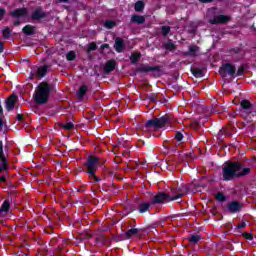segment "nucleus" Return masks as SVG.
Listing matches in <instances>:
<instances>
[{"instance_id":"nucleus-37","label":"nucleus","mask_w":256,"mask_h":256,"mask_svg":"<svg viewBox=\"0 0 256 256\" xmlns=\"http://www.w3.org/2000/svg\"><path fill=\"white\" fill-rule=\"evenodd\" d=\"M229 55H239L241 53V48L235 47L228 50Z\"/></svg>"},{"instance_id":"nucleus-30","label":"nucleus","mask_w":256,"mask_h":256,"mask_svg":"<svg viewBox=\"0 0 256 256\" xmlns=\"http://www.w3.org/2000/svg\"><path fill=\"white\" fill-rule=\"evenodd\" d=\"M135 235H139V229L131 228L125 233L126 239H131V237H135Z\"/></svg>"},{"instance_id":"nucleus-52","label":"nucleus","mask_w":256,"mask_h":256,"mask_svg":"<svg viewBox=\"0 0 256 256\" xmlns=\"http://www.w3.org/2000/svg\"><path fill=\"white\" fill-rule=\"evenodd\" d=\"M1 183H7V178L5 176H0Z\"/></svg>"},{"instance_id":"nucleus-15","label":"nucleus","mask_w":256,"mask_h":256,"mask_svg":"<svg viewBox=\"0 0 256 256\" xmlns=\"http://www.w3.org/2000/svg\"><path fill=\"white\" fill-rule=\"evenodd\" d=\"M114 49L116 53H123V49H125V40L121 37H117L115 39Z\"/></svg>"},{"instance_id":"nucleus-32","label":"nucleus","mask_w":256,"mask_h":256,"mask_svg":"<svg viewBox=\"0 0 256 256\" xmlns=\"http://www.w3.org/2000/svg\"><path fill=\"white\" fill-rule=\"evenodd\" d=\"M200 240H201V235H198V234H192L188 238L189 243H192V245H197V243H199Z\"/></svg>"},{"instance_id":"nucleus-48","label":"nucleus","mask_w":256,"mask_h":256,"mask_svg":"<svg viewBox=\"0 0 256 256\" xmlns=\"http://www.w3.org/2000/svg\"><path fill=\"white\" fill-rule=\"evenodd\" d=\"M161 225V222H156L152 225L149 226V229H154L155 231H157V226Z\"/></svg>"},{"instance_id":"nucleus-51","label":"nucleus","mask_w":256,"mask_h":256,"mask_svg":"<svg viewBox=\"0 0 256 256\" xmlns=\"http://www.w3.org/2000/svg\"><path fill=\"white\" fill-rule=\"evenodd\" d=\"M199 3H213L215 0H198Z\"/></svg>"},{"instance_id":"nucleus-9","label":"nucleus","mask_w":256,"mask_h":256,"mask_svg":"<svg viewBox=\"0 0 256 256\" xmlns=\"http://www.w3.org/2000/svg\"><path fill=\"white\" fill-rule=\"evenodd\" d=\"M231 21V18L226 15H218L209 20V23L211 25H223L225 23H229Z\"/></svg>"},{"instance_id":"nucleus-47","label":"nucleus","mask_w":256,"mask_h":256,"mask_svg":"<svg viewBox=\"0 0 256 256\" xmlns=\"http://www.w3.org/2000/svg\"><path fill=\"white\" fill-rule=\"evenodd\" d=\"M0 167L2 168V171H7L9 169V166H7V161L1 162Z\"/></svg>"},{"instance_id":"nucleus-33","label":"nucleus","mask_w":256,"mask_h":256,"mask_svg":"<svg viewBox=\"0 0 256 256\" xmlns=\"http://www.w3.org/2000/svg\"><path fill=\"white\" fill-rule=\"evenodd\" d=\"M216 201H219L220 203H224V201H227V196L223 192H218L215 195Z\"/></svg>"},{"instance_id":"nucleus-46","label":"nucleus","mask_w":256,"mask_h":256,"mask_svg":"<svg viewBox=\"0 0 256 256\" xmlns=\"http://www.w3.org/2000/svg\"><path fill=\"white\" fill-rule=\"evenodd\" d=\"M247 227L246 222H241L240 224L236 225V229H245Z\"/></svg>"},{"instance_id":"nucleus-60","label":"nucleus","mask_w":256,"mask_h":256,"mask_svg":"<svg viewBox=\"0 0 256 256\" xmlns=\"http://www.w3.org/2000/svg\"><path fill=\"white\" fill-rule=\"evenodd\" d=\"M133 211H135L134 209H130L127 213V215H129L130 213H133Z\"/></svg>"},{"instance_id":"nucleus-28","label":"nucleus","mask_w":256,"mask_h":256,"mask_svg":"<svg viewBox=\"0 0 256 256\" xmlns=\"http://www.w3.org/2000/svg\"><path fill=\"white\" fill-rule=\"evenodd\" d=\"M140 60H141V52H134L131 54L130 61H131L132 65L139 63Z\"/></svg>"},{"instance_id":"nucleus-20","label":"nucleus","mask_w":256,"mask_h":256,"mask_svg":"<svg viewBox=\"0 0 256 256\" xmlns=\"http://www.w3.org/2000/svg\"><path fill=\"white\" fill-rule=\"evenodd\" d=\"M10 209H11V200L5 199L0 207V217L3 214L7 215Z\"/></svg>"},{"instance_id":"nucleus-14","label":"nucleus","mask_w":256,"mask_h":256,"mask_svg":"<svg viewBox=\"0 0 256 256\" xmlns=\"http://www.w3.org/2000/svg\"><path fill=\"white\" fill-rule=\"evenodd\" d=\"M172 143H175V146L184 145V143H187V138H185V135L183 133L177 131L174 134V138L172 140Z\"/></svg>"},{"instance_id":"nucleus-55","label":"nucleus","mask_w":256,"mask_h":256,"mask_svg":"<svg viewBox=\"0 0 256 256\" xmlns=\"http://www.w3.org/2000/svg\"><path fill=\"white\" fill-rule=\"evenodd\" d=\"M56 3H69V0H56Z\"/></svg>"},{"instance_id":"nucleus-31","label":"nucleus","mask_w":256,"mask_h":256,"mask_svg":"<svg viewBox=\"0 0 256 256\" xmlns=\"http://www.w3.org/2000/svg\"><path fill=\"white\" fill-rule=\"evenodd\" d=\"M95 241L98 245H107L109 243V239L106 236L99 235L95 238Z\"/></svg>"},{"instance_id":"nucleus-42","label":"nucleus","mask_w":256,"mask_h":256,"mask_svg":"<svg viewBox=\"0 0 256 256\" xmlns=\"http://www.w3.org/2000/svg\"><path fill=\"white\" fill-rule=\"evenodd\" d=\"M5 15H7V10L5 8H0V21H3Z\"/></svg>"},{"instance_id":"nucleus-57","label":"nucleus","mask_w":256,"mask_h":256,"mask_svg":"<svg viewBox=\"0 0 256 256\" xmlns=\"http://www.w3.org/2000/svg\"><path fill=\"white\" fill-rule=\"evenodd\" d=\"M3 151V141L0 140V152Z\"/></svg>"},{"instance_id":"nucleus-36","label":"nucleus","mask_w":256,"mask_h":256,"mask_svg":"<svg viewBox=\"0 0 256 256\" xmlns=\"http://www.w3.org/2000/svg\"><path fill=\"white\" fill-rule=\"evenodd\" d=\"M162 35L163 37H167L169 33H171V27L170 26H162Z\"/></svg>"},{"instance_id":"nucleus-24","label":"nucleus","mask_w":256,"mask_h":256,"mask_svg":"<svg viewBox=\"0 0 256 256\" xmlns=\"http://www.w3.org/2000/svg\"><path fill=\"white\" fill-rule=\"evenodd\" d=\"M163 49L166 51H170V53H173L177 51V45L173 43V40L169 39L166 43L163 44Z\"/></svg>"},{"instance_id":"nucleus-49","label":"nucleus","mask_w":256,"mask_h":256,"mask_svg":"<svg viewBox=\"0 0 256 256\" xmlns=\"http://www.w3.org/2000/svg\"><path fill=\"white\" fill-rule=\"evenodd\" d=\"M104 49H110L109 44H102V45L100 46V51H104Z\"/></svg>"},{"instance_id":"nucleus-10","label":"nucleus","mask_w":256,"mask_h":256,"mask_svg":"<svg viewBox=\"0 0 256 256\" xmlns=\"http://www.w3.org/2000/svg\"><path fill=\"white\" fill-rule=\"evenodd\" d=\"M226 207H227L229 213L234 215L235 213H239V211H241V209H243V203H241L239 201H231V202H228Z\"/></svg>"},{"instance_id":"nucleus-8","label":"nucleus","mask_w":256,"mask_h":256,"mask_svg":"<svg viewBox=\"0 0 256 256\" xmlns=\"http://www.w3.org/2000/svg\"><path fill=\"white\" fill-rule=\"evenodd\" d=\"M27 15H29V10L25 7L16 8L13 11H10V16L13 17V19H25Z\"/></svg>"},{"instance_id":"nucleus-29","label":"nucleus","mask_w":256,"mask_h":256,"mask_svg":"<svg viewBox=\"0 0 256 256\" xmlns=\"http://www.w3.org/2000/svg\"><path fill=\"white\" fill-rule=\"evenodd\" d=\"M62 129L65 131H72V129H75V124L71 121V119L66 120V124H61Z\"/></svg>"},{"instance_id":"nucleus-18","label":"nucleus","mask_w":256,"mask_h":256,"mask_svg":"<svg viewBox=\"0 0 256 256\" xmlns=\"http://www.w3.org/2000/svg\"><path fill=\"white\" fill-rule=\"evenodd\" d=\"M240 107L243 111H246L248 115H251V111H253V104L247 99H244L240 102Z\"/></svg>"},{"instance_id":"nucleus-41","label":"nucleus","mask_w":256,"mask_h":256,"mask_svg":"<svg viewBox=\"0 0 256 256\" xmlns=\"http://www.w3.org/2000/svg\"><path fill=\"white\" fill-rule=\"evenodd\" d=\"M243 73H245V67H243V66L238 67V69L236 71V77H241V75H243Z\"/></svg>"},{"instance_id":"nucleus-17","label":"nucleus","mask_w":256,"mask_h":256,"mask_svg":"<svg viewBox=\"0 0 256 256\" xmlns=\"http://www.w3.org/2000/svg\"><path fill=\"white\" fill-rule=\"evenodd\" d=\"M49 69H51V65H44L38 67L36 71V77H38V79H43V77L47 75V71H49Z\"/></svg>"},{"instance_id":"nucleus-22","label":"nucleus","mask_w":256,"mask_h":256,"mask_svg":"<svg viewBox=\"0 0 256 256\" xmlns=\"http://www.w3.org/2000/svg\"><path fill=\"white\" fill-rule=\"evenodd\" d=\"M130 23H134L135 25H143V23H145V16L133 14L130 18Z\"/></svg>"},{"instance_id":"nucleus-13","label":"nucleus","mask_w":256,"mask_h":256,"mask_svg":"<svg viewBox=\"0 0 256 256\" xmlns=\"http://www.w3.org/2000/svg\"><path fill=\"white\" fill-rule=\"evenodd\" d=\"M117 69V61L115 59L108 60L103 68V71L105 75H109L110 73H113Z\"/></svg>"},{"instance_id":"nucleus-7","label":"nucleus","mask_w":256,"mask_h":256,"mask_svg":"<svg viewBox=\"0 0 256 256\" xmlns=\"http://www.w3.org/2000/svg\"><path fill=\"white\" fill-rule=\"evenodd\" d=\"M32 21H41V19H47L49 17V12L43 10V7L38 6L31 14Z\"/></svg>"},{"instance_id":"nucleus-56","label":"nucleus","mask_w":256,"mask_h":256,"mask_svg":"<svg viewBox=\"0 0 256 256\" xmlns=\"http://www.w3.org/2000/svg\"><path fill=\"white\" fill-rule=\"evenodd\" d=\"M3 129V118L0 117V131Z\"/></svg>"},{"instance_id":"nucleus-6","label":"nucleus","mask_w":256,"mask_h":256,"mask_svg":"<svg viewBox=\"0 0 256 256\" xmlns=\"http://www.w3.org/2000/svg\"><path fill=\"white\" fill-rule=\"evenodd\" d=\"M173 196L165 193V192H158L154 197L151 198L150 202L152 205H163V203L173 201Z\"/></svg>"},{"instance_id":"nucleus-27","label":"nucleus","mask_w":256,"mask_h":256,"mask_svg":"<svg viewBox=\"0 0 256 256\" xmlns=\"http://www.w3.org/2000/svg\"><path fill=\"white\" fill-rule=\"evenodd\" d=\"M145 10V2L138 0L135 4H134V11H136V13H141Z\"/></svg>"},{"instance_id":"nucleus-59","label":"nucleus","mask_w":256,"mask_h":256,"mask_svg":"<svg viewBox=\"0 0 256 256\" xmlns=\"http://www.w3.org/2000/svg\"><path fill=\"white\" fill-rule=\"evenodd\" d=\"M0 115H3V107L0 106Z\"/></svg>"},{"instance_id":"nucleus-53","label":"nucleus","mask_w":256,"mask_h":256,"mask_svg":"<svg viewBox=\"0 0 256 256\" xmlns=\"http://www.w3.org/2000/svg\"><path fill=\"white\" fill-rule=\"evenodd\" d=\"M19 25H21V21H19V19H16V20L14 21V26H15V27H19Z\"/></svg>"},{"instance_id":"nucleus-34","label":"nucleus","mask_w":256,"mask_h":256,"mask_svg":"<svg viewBox=\"0 0 256 256\" xmlns=\"http://www.w3.org/2000/svg\"><path fill=\"white\" fill-rule=\"evenodd\" d=\"M76 57H77V54L75 53V51H69L66 54L67 61H75Z\"/></svg>"},{"instance_id":"nucleus-5","label":"nucleus","mask_w":256,"mask_h":256,"mask_svg":"<svg viewBox=\"0 0 256 256\" xmlns=\"http://www.w3.org/2000/svg\"><path fill=\"white\" fill-rule=\"evenodd\" d=\"M237 67L234 66L233 63H223L219 68V74L221 77H231L235 79L237 77Z\"/></svg>"},{"instance_id":"nucleus-39","label":"nucleus","mask_w":256,"mask_h":256,"mask_svg":"<svg viewBox=\"0 0 256 256\" xmlns=\"http://www.w3.org/2000/svg\"><path fill=\"white\" fill-rule=\"evenodd\" d=\"M88 53H91V51H97V44L95 42H91L88 44Z\"/></svg>"},{"instance_id":"nucleus-54","label":"nucleus","mask_w":256,"mask_h":256,"mask_svg":"<svg viewBox=\"0 0 256 256\" xmlns=\"http://www.w3.org/2000/svg\"><path fill=\"white\" fill-rule=\"evenodd\" d=\"M5 51V47L3 46V42L0 41V53H3Z\"/></svg>"},{"instance_id":"nucleus-4","label":"nucleus","mask_w":256,"mask_h":256,"mask_svg":"<svg viewBox=\"0 0 256 256\" xmlns=\"http://www.w3.org/2000/svg\"><path fill=\"white\" fill-rule=\"evenodd\" d=\"M169 123H171V115L166 114L160 118L148 120L144 127L145 129H163V127H166Z\"/></svg>"},{"instance_id":"nucleus-16","label":"nucleus","mask_w":256,"mask_h":256,"mask_svg":"<svg viewBox=\"0 0 256 256\" xmlns=\"http://www.w3.org/2000/svg\"><path fill=\"white\" fill-rule=\"evenodd\" d=\"M17 101V95L12 94L6 100V110L13 111L15 109V102Z\"/></svg>"},{"instance_id":"nucleus-21","label":"nucleus","mask_w":256,"mask_h":256,"mask_svg":"<svg viewBox=\"0 0 256 256\" xmlns=\"http://www.w3.org/2000/svg\"><path fill=\"white\" fill-rule=\"evenodd\" d=\"M188 52H183L184 57H197V51H199V46L197 45H191L189 46Z\"/></svg>"},{"instance_id":"nucleus-25","label":"nucleus","mask_w":256,"mask_h":256,"mask_svg":"<svg viewBox=\"0 0 256 256\" xmlns=\"http://www.w3.org/2000/svg\"><path fill=\"white\" fill-rule=\"evenodd\" d=\"M190 71L192 75L196 78H201L205 76V72L201 68L194 67V68H191Z\"/></svg>"},{"instance_id":"nucleus-12","label":"nucleus","mask_w":256,"mask_h":256,"mask_svg":"<svg viewBox=\"0 0 256 256\" xmlns=\"http://www.w3.org/2000/svg\"><path fill=\"white\" fill-rule=\"evenodd\" d=\"M151 71H157L159 73L161 71V66H149L141 64L136 68V73H149Z\"/></svg>"},{"instance_id":"nucleus-35","label":"nucleus","mask_w":256,"mask_h":256,"mask_svg":"<svg viewBox=\"0 0 256 256\" xmlns=\"http://www.w3.org/2000/svg\"><path fill=\"white\" fill-rule=\"evenodd\" d=\"M115 25H117V24L113 20H106L104 23V27L106 29H113V27H115Z\"/></svg>"},{"instance_id":"nucleus-58","label":"nucleus","mask_w":256,"mask_h":256,"mask_svg":"<svg viewBox=\"0 0 256 256\" xmlns=\"http://www.w3.org/2000/svg\"><path fill=\"white\" fill-rule=\"evenodd\" d=\"M35 78V73H30V79H34Z\"/></svg>"},{"instance_id":"nucleus-3","label":"nucleus","mask_w":256,"mask_h":256,"mask_svg":"<svg viewBox=\"0 0 256 256\" xmlns=\"http://www.w3.org/2000/svg\"><path fill=\"white\" fill-rule=\"evenodd\" d=\"M99 163V157L93 155L88 156L86 162L84 163L86 173L88 174V179H90L91 183H99V181H101V178L97 176Z\"/></svg>"},{"instance_id":"nucleus-26","label":"nucleus","mask_w":256,"mask_h":256,"mask_svg":"<svg viewBox=\"0 0 256 256\" xmlns=\"http://www.w3.org/2000/svg\"><path fill=\"white\" fill-rule=\"evenodd\" d=\"M88 91H89V87H87V85L80 86L77 92L78 99H83V97L87 95Z\"/></svg>"},{"instance_id":"nucleus-38","label":"nucleus","mask_w":256,"mask_h":256,"mask_svg":"<svg viewBox=\"0 0 256 256\" xmlns=\"http://www.w3.org/2000/svg\"><path fill=\"white\" fill-rule=\"evenodd\" d=\"M2 35H3L4 39H9V37H11V29L9 27H6L2 31Z\"/></svg>"},{"instance_id":"nucleus-50","label":"nucleus","mask_w":256,"mask_h":256,"mask_svg":"<svg viewBox=\"0 0 256 256\" xmlns=\"http://www.w3.org/2000/svg\"><path fill=\"white\" fill-rule=\"evenodd\" d=\"M16 119H17V121H19L20 123L23 122V114H17V115H16Z\"/></svg>"},{"instance_id":"nucleus-23","label":"nucleus","mask_w":256,"mask_h":256,"mask_svg":"<svg viewBox=\"0 0 256 256\" xmlns=\"http://www.w3.org/2000/svg\"><path fill=\"white\" fill-rule=\"evenodd\" d=\"M22 33L26 35L27 37H31L32 35H35V26L31 24H27L22 28Z\"/></svg>"},{"instance_id":"nucleus-11","label":"nucleus","mask_w":256,"mask_h":256,"mask_svg":"<svg viewBox=\"0 0 256 256\" xmlns=\"http://www.w3.org/2000/svg\"><path fill=\"white\" fill-rule=\"evenodd\" d=\"M151 207H153V203H151V200L149 202L142 201L138 203L136 211H138L140 215H143L145 213H149V211H151Z\"/></svg>"},{"instance_id":"nucleus-40","label":"nucleus","mask_w":256,"mask_h":256,"mask_svg":"<svg viewBox=\"0 0 256 256\" xmlns=\"http://www.w3.org/2000/svg\"><path fill=\"white\" fill-rule=\"evenodd\" d=\"M242 237H244V239H247V241H253V234L252 233L243 232Z\"/></svg>"},{"instance_id":"nucleus-1","label":"nucleus","mask_w":256,"mask_h":256,"mask_svg":"<svg viewBox=\"0 0 256 256\" xmlns=\"http://www.w3.org/2000/svg\"><path fill=\"white\" fill-rule=\"evenodd\" d=\"M251 167L253 164L249 159L237 160V161H227L222 167V178L223 181H235V179H241L251 175Z\"/></svg>"},{"instance_id":"nucleus-2","label":"nucleus","mask_w":256,"mask_h":256,"mask_svg":"<svg viewBox=\"0 0 256 256\" xmlns=\"http://www.w3.org/2000/svg\"><path fill=\"white\" fill-rule=\"evenodd\" d=\"M52 90L53 86L50 83L45 81L39 83L33 94L34 103H36V105H47Z\"/></svg>"},{"instance_id":"nucleus-19","label":"nucleus","mask_w":256,"mask_h":256,"mask_svg":"<svg viewBox=\"0 0 256 256\" xmlns=\"http://www.w3.org/2000/svg\"><path fill=\"white\" fill-rule=\"evenodd\" d=\"M187 193H188L187 186L182 185V186L178 187V195L172 196L170 201H177V199H182V197H185V195H187Z\"/></svg>"},{"instance_id":"nucleus-44","label":"nucleus","mask_w":256,"mask_h":256,"mask_svg":"<svg viewBox=\"0 0 256 256\" xmlns=\"http://www.w3.org/2000/svg\"><path fill=\"white\" fill-rule=\"evenodd\" d=\"M170 193L173 197H177V195H179V188H172Z\"/></svg>"},{"instance_id":"nucleus-43","label":"nucleus","mask_w":256,"mask_h":256,"mask_svg":"<svg viewBox=\"0 0 256 256\" xmlns=\"http://www.w3.org/2000/svg\"><path fill=\"white\" fill-rule=\"evenodd\" d=\"M148 99H149L150 103H155V101H157V94H150L148 96Z\"/></svg>"},{"instance_id":"nucleus-45","label":"nucleus","mask_w":256,"mask_h":256,"mask_svg":"<svg viewBox=\"0 0 256 256\" xmlns=\"http://www.w3.org/2000/svg\"><path fill=\"white\" fill-rule=\"evenodd\" d=\"M0 161L1 163L7 161V158L5 157V152H3V150L0 152Z\"/></svg>"}]
</instances>
